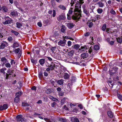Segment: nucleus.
Wrapping results in <instances>:
<instances>
[{"instance_id": "obj_11", "label": "nucleus", "mask_w": 122, "mask_h": 122, "mask_svg": "<svg viewBox=\"0 0 122 122\" xmlns=\"http://www.w3.org/2000/svg\"><path fill=\"white\" fill-rule=\"evenodd\" d=\"M48 66L49 67L51 71H52L54 69V68L55 67V64H52Z\"/></svg>"}, {"instance_id": "obj_45", "label": "nucleus", "mask_w": 122, "mask_h": 122, "mask_svg": "<svg viewBox=\"0 0 122 122\" xmlns=\"http://www.w3.org/2000/svg\"><path fill=\"white\" fill-rule=\"evenodd\" d=\"M110 13L113 15H115L116 14L115 12L113 9H112L110 11Z\"/></svg>"}, {"instance_id": "obj_1", "label": "nucleus", "mask_w": 122, "mask_h": 122, "mask_svg": "<svg viewBox=\"0 0 122 122\" xmlns=\"http://www.w3.org/2000/svg\"><path fill=\"white\" fill-rule=\"evenodd\" d=\"M81 10H78L77 13H74L75 15H73L71 17L72 19L74 20H76V21H78L81 17Z\"/></svg>"}, {"instance_id": "obj_23", "label": "nucleus", "mask_w": 122, "mask_h": 122, "mask_svg": "<svg viewBox=\"0 0 122 122\" xmlns=\"http://www.w3.org/2000/svg\"><path fill=\"white\" fill-rule=\"evenodd\" d=\"M43 73L41 71L40 72L39 74V77L41 79L43 78Z\"/></svg>"}, {"instance_id": "obj_21", "label": "nucleus", "mask_w": 122, "mask_h": 122, "mask_svg": "<svg viewBox=\"0 0 122 122\" xmlns=\"http://www.w3.org/2000/svg\"><path fill=\"white\" fill-rule=\"evenodd\" d=\"M66 30V27L64 25H62L61 29V32L63 33H64Z\"/></svg>"}, {"instance_id": "obj_59", "label": "nucleus", "mask_w": 122, "mask_h": 122, "mask_svg": "<svg viewBox=\"0 0 122 122\" xmlns=\"http://www.w3.org/2000/svg\"><path fill=\"white\" fill-rule=\"evenodd\" d=\"M20 50V49L18 48L15 49V52L16 53H18L19 52V51Z\"/></svg>"}, {"instance_id": "obj_14", "label": "nucleus", "mask_w": 122, "mask_h": 122, "mask_svg": "<svg viewBox=\"0 0 122 122\" xmlns=\"http://www.w3.org/2000/svg\"><path fill=\"white\" fill-rule=\"evenodd\" d=\"M19 44L16 42H14L12 46V47L14 48L19 47Z\"/></svg>"}, {"instance_id": "obj_36", "label": "nucleus", "mask_w": 122, "mask_h": 122, "mask_svg": "<svg viewBox=\"0 0 122 122\" xmlns=\"http://www.w3.org/2000/svg\"><path fill=\"white\" fill-rule=\"evenodd\" d=\"M80 47V46L78 44H76L74 46V48L76 49V50L78 49Z\"/></svg>"}, {"instance_id": "obj_34", "label": "nucleus", "mask_w": 122, "mask_h": 122, "mask_svg": "<svg viewBox=\"0 0 122 122\" xmlns=\"http://www.w3.org/2000/svg\"><path fill=\"white\" fill-rule=\"evenodd\" d=\"M2 9L5 12H6L8 11L7 8L5 6L2 7Z\"/></svg>"}, {"instance_id": "obj_61", "label": "nucleus", "mask_w": 122, "mask_h": 122, "mask_svg": "<svg viewBox=\"0 0 122 122\" xmlns=\"http://www.w3.org/2000/svg\"><path fill=\"white\" fill-rule=\"evenodd\" d=\"M79 3L81 4L80 5H81L84 3V2L83 0H79Z\"/></svg>"}, {"instance_id": "obj_20", "label": "nucleus", "mask_w": 122, "mask_h": 122, "mask_svg": "<svg viewBox=\"0 0 122 122\" xmlns=\"http://www.w3.org/2000/svg\"><path fill=\"white\" fill-rule=\"evenodd\" d=\"M58 120L61 122H65L67 121L66 119L63 118H59Z\"/></svg>"}, {"instance_id": "obj_56", "label": "nucleus", "mask_w": 122, "mask_h": 122, "mask_svg": "<svg viewBox=\"0 0 122 122\" xmlns=\"http://www.w3.org/2000/svg\"><path fill=\"white\" fill-rule=\"evenodd\" d=\"M71 42L70 41H69L67 43L68 46H70L71 45Z\"/></svg>"}, {"instance_id": "obj_47", "label": "nucleus", "mask_w": 122, "mask_h": 122, "mask_svg": "<svg viewBox=\"0 0 122 122\" xmlns=\"http://www.w3.org/2000/svg\"><path fill=\"white\" fill-rule=\"evenodd\" d=\"M5 65L7 67H11L10 64L9 63L6 64Z\"/></svg>"}, {"instance_id": "obj_40", "label": "nucleus", "mask_w": 122, "mask_h": 122, "mask_svg": "<svg viewBox=\"0 0 122 122\" xmlns=\"http://www.w3.org/2000/svg\"><path fill=\"white\" fill-rule=\"evenodd\" d=\"M118 93V92H117ZM118 97L120 100L122 101V95H120L117 93Z\"/></svg>"}, {"instance_id": "obj_26", "label": "nucleus", "mask_w": 122, "mask_h": 122, "mask_svg": "<svg viewBox=\"0 0 122 122\" xmlns=\"http://www.w3.org/2000/svg\"><path fill=\"white\" fill-rule=\"evenodd\" d=\"M69 77V74L67 73H65L64 75V77L65 79H67Z\"/></svg>"}, {"instance_id": "obj_22", "label": "nucleus", "mask_w": 122, "mask_h": 122, "mask_svg": "<svg viewBox=\"0 0 122 122\" xmlns=\"http://www.w3.org/2000/svg\"><path fill=\"white\" fill-rule=\"evenodd\" d=\"M49 98L53 101H58L57 99L54 97L51 96H49Z\"/></svg>"}, {"instance_id": "obj_44", "label": "nucleus", "mask_w": 122, "mask_h": 122, "mask_svg": "<svg viewBox=\"0 0 122 122\" xmlns=\"http://www.w3.org/2000/svg\"><path fill=\"white\" fill-rule=\"evenodd\" d=\"M67 98H64L62 99L61 100V102L62 103H64L65 102V101L66 100Z\"/></svg>"}, {"instance_id": "obj_50", "label": "nucleus", "mask_w": 122, "mask_h": 122, "mask_svg": "<svg viewBox=\"0 0 122 122\" xmlns=\"http://www.w3.org/2000/svg\"><path fill=\"white\" fill-rule=\"evenodd\" d=\"M74 122H79V121L78 119L76 117L74 119Z\"/></svg>"}, {"instance_id": "obj_18", "label": "nucleus", "mask_w": 122, "mask_h": 122, "mask_svg": "<svg viewBox=\"0 0 122 122\" xmlns=\"http://www.w3.org/2000/svg\"><path fill=\"white\" fill-rule=\"evenodd\" d=\"M86 24L87 25H88L89 27L90 28H91L93 25V24L92 22H88Z\"/></svg>"}, {"instance_id": "obj_37", "label": "nucleus", "mask_w": 122, "mask_h": 122, "mask_svg": "<svg viewBox=\"0 0 122 122\" xmlns=\"http://www.w3.org/2000/svg\"><path fill=\"white\" fill-rule=\"evenodd\" d=\"M106 25L105 24H104L102 27V30L103 31H105V30L106 29Z\"/></svg>"}, {"instance_id": "obj_41", "label": "nucleus", "mask_w": 122, "mask_h": 122, "mask_svg": "<svg viewBox=\"0 0 122 122\" xmlns=\"http://www.w3.org/2000/svg\"><path fill=\"white\" fill-rule=\"evenodd\" d=\"M13 38L11 36H9L7 40L11 42L13 40Z\"/></svg>"}, {"instance_id": "obj_28", "label": "nucleus", "mask_w": 122, "mask_h": 122, "mask_svg": "<svg viewBox=\"0 0 122 122\" xmlns=\"http://www.w3.org/2000/svg\"><path fill=\"white\" fill-rule=\"evenodd\" d=\"M97 4L99 7H102L104 6V4L100 2H98L97 3Z\"/></svg>"}, {"instance_id": "obj_31", "label": "nucleus", "mask_w": 122, "mask_h": 122, "mask_svg": "<svg viewBox=\"0 0 122 122\" xmlns=\"http://www.w3.org/2000/svg\"><path fill=\"white\" fill-rule=\"evenodd\" d=\"M6 70V69L5 68H3L0 70V72L2 73L3 74H5V72L4 71Z\"/></svg>"}, {"instance_id": "obj_32", "label": "nucleus", "mask_w": 122, "mask_h": 122, "mask_svg": "<svg viewBox=\"0 0 122 122\" xmlns=\"http://www.w3.org/2000/svg\"><path fill=\"white\" fill-rule=\"evenodd\" d=\"M11 32L12 33H13L16 36L18 35L19 34L18 32L16 31H15L13 30H11Z\"/></svg>"}, {"instance_id": "obj_16", "label": "nucleus", "mask_w": 122, "mask_h": 122, "mask_svg": "<svg viewBox=\"0 0 122 122\" xmlns=\"http://www.w3.org/2000/svg\"><path fill=\"white\" fill-rule=\"evenodd\" d=\"M107 114L108 117L110 118H112L113 117V114L112 112L110 111H108Z\"/></svg>"}, {"instance_id": "obj_7", "label": "nucleus", "mask_w": 122, "mask_h": 122, "mask_svg": "<svg viewBox=\"0 0 122 122\" xmlns=\"http://www.w3.org/2000/svg\"><path fill=\"white\" fill-rule=\"evenodd\" d=\"M8 108V106L7 104H4L3 106H0V110H3L6 109Z\"/></svg>"}, {"instance_id": "obj_5", "label": "nucleus", "mask_w": 122, "mask_h": 122, "mask_svg": "<svg viewBox=\"0 0 122 122\" xmlns=\"http://www.w3.org/2000/svg\"><path fill=\"white\" fill-rule=\"evenodd\" d=\"M8 43L5 41H3L1 43L0 46V49H4L8 46Z\"/></svg>"}, {"instance_id": "obj_54", "label": "nucleus", "mask_w": 122, "mask_h": 122, "mask_svg": "<svg viewBox=\"0 0 122 122\" xmlns=\"http://www.w3.org/2000/svg\"><path fill=\"white\" fill-rule=\"evenodd\" d=\"M40 49H38L36 50H35V51L37 54H39L40 52Z\"/></svg>"}, {"instance_id": "obj_57", "label": "nucleus", "mask_w": 122, "mask_h": 122, "mask_svg": "<svg viewBox=\"0 0 122 122\" xmlns=\"http://www.w3.org/2000/svg\"><path fill=\"white\" fill-rule=\"evenodd\" d=\"M78 9L77 8H76L75 9L74 11V13H76V12H77L78 10Z\"/></svg>"}, {"instance_id": "obj_24", "label": "nucleus", "mask_w": 122, "mask_h": 122, "mask_svg": "<svg viewBox=\"0 0 122 122\" xmlns=\"http://www.w3.org/2000/svg\"><path fill=\"white\" fill-rule=\"evenodd\" d=\"M51 51L53 53H55L56 51V47H52L51 49Z\"/></svg>"}, {"instance_id": "obj_2", "label": "nucleus", "mask_w": 122, "mask_h": 122, "mask_svg": "<svg viewBox=\"0 0 122 122\" xmlns=\"http://www.w3.org/2000/svg\"><path fill=\"white\" fill-rule=\"evenodd\" d=\"M4 19L5 21L2 22V23L4 25L10 24L13 22L12 19L8 16L5 17Z\"/></svg>"}, {"instance_id": "obj_48", "label": "nucleus", "mask_w": 122, "mask_h": 122, "mask_svg": "<svg viewBox=\"0 0 122 122\" xmlns=\"http://www.w3.org/2000/svg\"><path fill=\"white\" fill-rule=\"evenodd\" d=\"M56 103L55 102H54L52 103L51 104V106L52 107H55L56 105Z\"/></svg>"}, {"instance_id": "obj_39", "label": "nucleus", "mask_w": 122, "mask_h": 122, "mask_svg": "<svg viewBox=\"0 0 122 122\" xmlns=\"http://www.w3.org/2000/svg\"><path fill=\"white\" fill-rule=\"evenodd\" d=\"M29 104L27 103H22V106H29Z\"/></svg>"}, {"instance_id": "obj_51", "label": "nucleus", "mask_w": 122, "mask_h": 122, "mask_svg": "<svg viewBox=\"0 0 122 122\" xmlns=\"http://www.w3.org/2000/svg\"><path fill=\"white\" fill-rule=\"evenodd\" d=\"M90 34V33L89 32H87L86 33H85L84 34V35L85 36H89Z\"/></svg>"}, {"instance_id": "obj_63", "label": "nucleus", "mask_w": 122, "mask_h": 122, "mask_svg": "<svg viewBox=\"0 0 122 122\" xmlns=\"http://www.w3.org/2000/svg\"><path fill=\"white\" fill-rule=\"evenodd\" d=\"M74 3V1L73 0H71V2L70 4H71V6H72Z\"/></svg>"}, {"instance_id": "obj_10", "label": "nucleus", "mask_w": 122, "mask_h": 122, "mask_svg": "<svg viewBox=\"0 0 122 122\" xmlns=\"http://www.w3.org/2000/svg\"><path fill=\"white\" fill-rule=\"evenodd\" d=\"M66 24L67 27L70 29H71L74 26L73 23H68Z\"/></svg>"}, {"instance_id": "obj_55", "label": "nucleus", "mask_w": 122, "mask_h": 122, "mask_svg": "<svg viewBox=\"0 0 122 122\" xmlns=\"http://www.w3.org/2000/svg\"><path fill=\"white\" fill-rule=\"evenodd\" d=\"M44 119L47 122H51L50 121V119L47 118H44Z\"/></svg>"}, {"instance_id": "obj_33", "label": "nucleus", "mask_w": 122, "mask_h": 122, "mask_svg": "<svg viewBox=\"0 0 122 122\" xmlns=\"http://www.w3.org/2000/svg\"><path fill=\"white\" fill-rule=\"evenodd\" d=\"M59 7L60 9L63 10H64L66 9V8L64 5H60L59 6Z\"/></svg>"}, {"instance_id": "obj_12", "label": "nucleus", "mask_w": 122, "mask_h": 122, "mask_svg": "<svg viewBox=\"0 0 122 122\" xmlns=\"http://www.w3.org/2000/svg\"><path fill=\"white\" fill-rule=\"evenodd\" d=\"M45 59L43 58L40 60L39 61V62L40 64L42 66H43L45 63Z\"/></svg>"}, {"instance_id": "obj_9", "label": "nucleus", "mask_w": 122, "mask_h": 122, "mask_svg": "<svg viewBox=\"0 0 122 122\" xmlns=\"http://www.w3.org/2000/svg\"><path fill=\"white\" fill-rule=\"evenodd\" d=\"M65 16L63 15H61L57 17V19L58 21H60L61 20H65Z\"/></svg>"}, {"instance_id": "obj_43", "label": "nucleus", "mask_w": 122, "mask_h": 122, "mask_svg": "<svg viewBox=\"0 0 122 122\" xmlns=\"http://www.w3.org/2000/svg\"><path fill=\"white\" fill-rule=\"evenodd\" d=\"M71 10H70L68 12V14H69V15L70 14H72L73 11L72 10V9H73V8H71Z\"/></svg>"}, {"instance_id": "obj_8", "label": "nucleus", "mask_w": 122, "mask_h": 122, "mask_svg": "<svg viewBox=\"0 0 122 122\" xmlns=\"http://www.w3.org/2000/svg\"><path fill=\"white\" fill-rule=\"evenodd\" d=\"M10 15L13 17L16 16L18 15V13L17 11H11Z\"/></svg>"}, {"instance_id": "obj_42", "label": "nucleus", "mask_w": 122, "mask_h": 122, "mask_svg": "<svg viewBox=\"0 0 122 122\" xmlns=\"http://www.w3.org/2000/svg\"><path fill=\"white\" fill-rule=\"evenodd\" d=\"M51 92V90L50 89H47L46 91V93L47 94H50Z\"/></svg>"}, {"instance_id": "obj_60", "label": "nucleus", "mask_w": 122, "mask_h": 122, "mask_svg": "<svg viewBox=\"0 0 122 122\" xmlns=\"http://www.w3.org/2000/svg\"><path fill=\"white\" fill-rule=\"evenodd\" d=\"M63 109L66 110H68V108L66 105H65L63 106Z\"/></svg>"}, {"instance_id": "obj_49", "label": "nucleus", "mask_w": 122, "mask_h": 122, "mask_svg": "<svg viewBox=\"0 0 122 122\" xmlns=\"http://www.w3.org/2000/svg\"><path fill=\"white\" fill-rule=\"evenodd\" d=\"M21 122H26V121L25 118L23 117H22L20 121Z\"/></svg>"}, {"instance_id": "obj_3", "label": "nucleus", "mask_w": 122, "mask_h": 122, "mask_svg": "<svg viewBox=\"0 0 122 122\" xmlns=\"http://www.w3.org/2000/svg\"><path fill=\"white\" fill-rule=\"evenodd\" d=\"M89 54L87 53H84L81 55V59L89 60L90 58L88 56Z\"/></svg>"}, {"instance_id": "obj_19", "label": "nucleus", "mask_w": 122, "mask_h": 122, "mask_svg": "<svg viewBox=\"0 0 122 122\" xmlns=\"http://www.w3.org/2000/svg\"><path fill=\"white\" fill-rule=\"evenodd\" d=\"M22 94V92L20 91H19L15 94L16 97L20 98Z\"/></svg>"}, {"instance_id": "obj_58", "label": "nucleus", "mask_w": 122, "mask_h": 122, "mask_svg": "<svg viewBox=\"0 0 122 122\" xmlns=\"http://www.w3.org/2000/svg\"><path fill=\"white\" fill-rule=\"evenodd\" d=\"M6 60V58L5 57H3L1 59V61L3 62L4 61H5Z\"/></svg>"}, {"instance_id": "obj_62", "label": "nucleus", "mask_w": 122, "mask_h": 122, "mask_svg": "<svg viewBox=\"0 0 122 122\" xmlns=\"http://www.w3.org/2000/svg\"><path fill=\"white\" fill-rule=\"evenodd\" d=\"M67 19L69 20H70L71 19V17L70 15L68 14H67Z\"/></svg>"}, {"instance_id": "obj_52", "label": "nucleus", "mask_w": 122, "mask_h": 122, "mask_svg": "<svg viewBox=\"0 0 122 122\" xmlns=\"http://www.w3.org/2000/svg\"><path fill=\"white\" fill-rule=\"evenodd\" d=\"M15 62L14 60H11V65H13V64H15Z\"/></svg>"}, {"instance_id": "obj_25", "label": "nucleus", "mask_w": 122, "mask_h": 122, "mask_svg": "<svg viewBox=\"0 0 122 122\" xmlns=\"http://www.w3.org/2000/svg\"><path fill=\"white\" fill-rule=\"evenodd\" d=\"M83 11L88 16L90 15L89 11L85 9H84Z\"/></svg>"}, {"instance_id": "obj_27", "label": "nucleus", "mask_w": 122, "mask_h": 122, "mask_svg": "<svg viewBox=\"0 0 122 122\" xmlns=\"http://www.w3.org/2000/svg\"><path fill=\"white\" fill-rule=\"evenodd\" d=\"M16 27L18 28H20L22 26V25L21 23L17 22L16 23Z\"/></svg>"}, {"instance_id": "obj_53", "label": "nucleus", "mask_w": 122, "mask_h": 122, "mask_svg": "<svg viewBox=\"0 0 122 122\" xmlns=\"http://www.w3.org/2000/svg\"><path fill=\"white\" fill-rule=\"evenodd\" d=\"M53 17H54L56 15V11L55 10H53Z\"/></svg>"}, {"instance_id": "obj_4", "label": "nucleus", "mask_w": 122, "mask_h": 122, "mask_svg": "<svg viewBox=\"0 0 122 122\" xmlns=\"http://www.w3.org/2000/svg\"><path fill=\"white\" fill-rule=\"evenodd\" d=\"M60 53L61 52L59 50L56 51V52L54 53V57L57 59H60L61 57Z\"/></svg>"}, {"instance_id": "obj_29", "label": "nucleus", "mask_w": 122, "mask_h": 122, "mask_svg": "<svg viewBox=\"0 0 122 122\" xmlns=\"http://www.w3.org/2000/svg\"><path fill=\"white\" fill-rule=\"evenodd\" d=\"M117 41L120 43H121L122 42V38H117Z\"/></svg>"}, {"instance_id": "obj_17", "label": "nucleus", "mask_w": 122, "mask_h": 122, "mask_svg": "<svg viewBox=\"0 0 122 122\" xmlns=\"http://www.w3.org/2000/svg\"><path fill=\"white\" fill-rule=\"evenodd\" d=\"M74 51L73 50H72L68 52V55L69 56L71 57L74 54Z\"/></svg>"}, {"instance_id": "obj_13", "label": "nucleus", "mask_w": 122, "mask_h": 122, "mask_svg": "<svg viewBox=\"0 0 122 122\" xmlns=\"http://www.w3.org/2000/svg\"><path fill=\"white\" fill-rule=\"evenodd\" d=\"M22 117V115H19L17 116L16 117V120L17 121H20Z\"/></svg>"}, {"instance_id": "obj_35", "label": "nucleus", "mask_w": 122, "mask_h": 122, "mask_svg": "<svg viewBox=\"0 0 122 122\" xmlns=\"http://www.w3.org/2000/svg\"><path fill=\"white\" fill-rule=\"evenodd\" d=\"M97 11L98 13L101 14L103 12V10L102 9L98 8L97 10Z\"/></svg>"}, {"instance_id": "obj_15", "label": "nucleus", "mask_w": 122, "mask_h": 122, "mask_svg": "<svg viewBox=\"0 0 122 122\" xmlns=\"http://www.w3.org/2000/svg\"><path fill=\"white\" fill-rule=\"evenodd\" d=\"M20 101V98L19 97H16L14 100V102L16 103H18Z\"/></svg>"}, {"instance_id": "obj_64", "label": "nucleus", "mask_w": 122, "mask_h": 122, "mask_svg": "<svg viewBox=\"0 0 122 122\" xmlns=\"http://www.w3.org/2000/svg\"><path fill=\"white\" fill-rule=\"evenodd\" d=\"M54 35L55 36H58L59 35V34L58 33L57 31H55L54 33Z\"/></svg>"}, {"instance_id": "obj_30", "label": "nucleus", "mask_w": 122, "mask_h": 122, "mask_svg": "<svg viewBox=\"0 0 122 122\" xmlns=\"http://www.w3.org/2000/svg\"><path fill=\"white\" fill-rule=\"evenodd\" d=\"M63 79H61L58 81L57 82V83L60 85H61L63 84Z\"/></svg>"}, {"instance_id": "obj_46", "label": "nucleus", "mask_w": 122, "mask_h": 122, "mask_svg": "<svg viewBox=\"0 0 122 122\" xmlns=\"http://www.w3.org/2000/svg\"><path fill=\"white\" fill-rule=\"evenodd\" d=\"M113 69L115 71L114 72H117L118 69V68L116 67H114L113 68Z\"/></svg>"}, {"instance_id": "obj_38", "label": "nucleus", "mask_w": 122, "mask_h": 122, "mask_svg": "<svg viewBox=\"0 0 122 122\" xmlns=\"http://www.w3.org/2000/svg\"><path fill=\"white\" fill-rule=\"evenodd\" d=\"M99 49V46L98 45H96L94 47V49L95 50H98Z\"/></svg>"}, {"instance_id": "obj_6", "label": "nucleus", "mask_w": 122, "mask_h": 122, "mask_svg": "<svg viewBox=\"0 0 122 122\" xmlns=\"http://www.w3.org/2000/svg\"><path fill=\"white\" fill-rule=\"evenodd\" d=\"M66 42V40L64 39L63 40H60L58 43V45L61 46H65V43Z\"/></svg>"}]
</instances>
